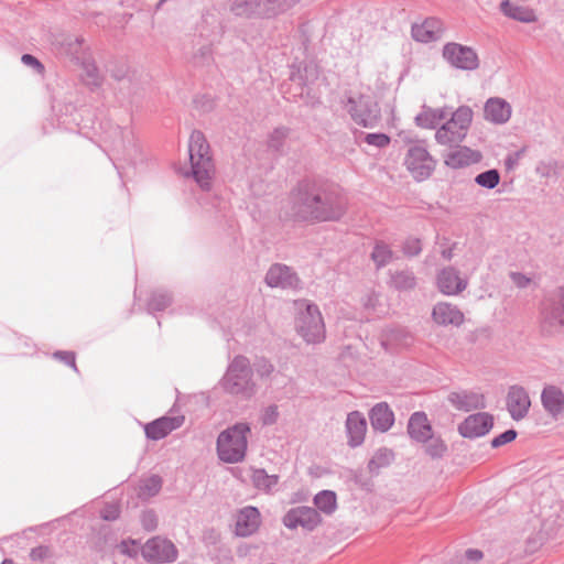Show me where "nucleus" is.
Returning a JSON list of instances; mask_svg holds the SVG:
<instances>
[{"instance_id":"f257e3e1","label":"nucleus","mask_w":564,"mask_h":564,"mask_svg":"<svg viewBox=\"0 0 564 564\" xmlns=\"http://www.w3.org/2000/svg\"><path fill=\"white\" fill-rule=\"evenodd\" d=\"M348 200L332 184L303 181L291 192L285 215L295 221H337L347 212Z\"/></svg>"},{"instance_id":"f03ea898","label":"nucleus","mask_w":564,"mask_h":564,"mask_svg":"<svg viewBox=\"0 0 564 564\" xmlns=\"http://www.w3.org/2000/svg\"><path fill=\"white\" fill-rule=\"evenodd\" d=\"M219 386L226 393L241 400H250L254 397L258 388L253 380L250 360L242 355L235 356L220 379Z\"/></svg>"},{"instance_id":"7ed1b4c3","label":"nucleus","mask_w":564,"mask_h":564,"mask_svg":"<svg viewBox=\"0 0 564 564\" xmlns=\"http://www.w3.org/2000/svg\"><path fill=\"white\" fill-rule=\"evenodd\" d=\"M192 175L203 189H209L214 174V164L209 155V144L198 130H194L188 143Z\"/></svg>"},{"instance_id":"20e7f679","label":"nucleus","mask_w":564,"mask_h":564,"mask_svg":"<svg viewBox=\"0 0 564 564\" xmlns=\"http://www.w3.org/2000/svg\"><path fill=\"white\" fill-rule=\"evenodd\" d=\"M250 425L239 422L223 431L217 438V453L220 460L235 464L242 462L248 447Z\"/></svg>"},{"instance_id":"39448f33","label":"nucleus","mask_w":564,"mask_h":564,"mask_svg":"<svg viewBox=\"0 0 564 564\" xmlns=\"http://www.w3.org/2000/svg\"><path fill=\"white\" fill-rule=\"evenodd\" d=\"M344 110L351 120L364 128L373 129L381 119V110L377 101L369 95L348 94L341 99Z\"/></svg>"},{"instance_id":"423d86ee","label":"nucleus","mask_w":564,"mask_h":564,"mask_svg":"<svg viewBox=\"0 0 564 564\" xmlns=\"http://www.w3.org/2000/svg\"><path fill=\"white\" fill-rule=\"evenodd\" d=\"M297 317L295 327L307 344H317L325 339V325L317 305L301 300L295 303Z\"/></svg>"},{"instance_id":"0eeeda50","label":"nucleus","mask_w":564,"mask_h":564,"mask_svg":"<svg viewBox=\"0 0 564 564\" xmlns=\"http://www.w3.org/2000/svg\"><path fill=\"white\" fill-rule=\"evenodd\" d=\"M404 165L415 181L422 182L433 174L436 160L423 144L413 143L405 153Z\"/></svg>"},{"instance_id":"6e6552de","label":"nucleus","mask_w":564,"mask_h":564,"mask_svg":"<svg viewBox=\"0 0 564 564\" xmlns=\"http://www.w3.org/2000/svg\"><path fill=\"white\" fill-rule=\"evenodd\" d=\"M443 57L453 67L463 70H475L479 66V58L474 48L454 42L444 45Z\"/></svg>"},{"instance_id":"1a4fd4ad","label":"nucleus","mask_w":564,"mask_h":564,"mask_svg":"<svg viewBox=\"0 0 564 564\" xmlns=\"http://www.w3.org/2000/svg\"><path fill=\"white\" fill-rule=\"evenodd\" d=\"M142 556L150 563H172L177 558V549L167 539L154 536L145 542L141 550Z\"/></svg>"},{"instance_id":"9d476101","label":"nucleus","mask_w":564,"mask_h":564,"mask_svg":"<svg viewBox=\"0 0 564 564\" xmlns=\"http://www.w3.org/2000/svg\"><path fill=\"white\" fill-rule=\"evenodd\" d=\"M322 519L318 511L312 507H295L290 509L283 517V524L291 530H294L299 527L312 531L319 523Z\"/></svg>"},{"instance_id":"9b49d317","label":"nucleus","mask_w":564,"mask_h":564,"mask_svg":"<svg viewBox=\"0 0 564 564\" xmlns=\"http://www.w3.org/2000/svg\"><path fill=\"white\" fill-rule=\"evenodd\" d=\"M494 427V416L488 412L468 415L459 425L458 432L465 438L485 436Z\"/></svg>"},{"instance_id":"f8f14e48","label":"nucleus","mask_w":564,"mask_h":564,"mask_svg":"<svg viewBox=\"0 0 564 564\" xmlns=\"http://www.w3.org/2000/svg\"><path fill=\"white\" fill-rule=\"evenodd\" d=\"M265 283L271 288L297 289L300 279L290 267L275 263L268 270Z\"/></svg>"},{"instance_id":"ddd939ff","label":"nucleus","mask_w":564,"mask_h":564,"mask_svg":"<svg viewBox=\"0 0 564 564\" xmlns=\"http://www.w3.org/2000/svg\"><path fill=\"white\" fill-rule=\"evenodd\" d=\"M531 406V400L527 390L521 386H511L507 394V409L510 416L520 421L527 416Z\"/></svg>"},{"instance_id":"4468645a","label":"nucleus","mask_w":564,"mask_h":564,"mask_svg":"<svg viewBox=\"0 0 564 564\" xmlns=\"http://www.w3.org/2000/svg\"><path fill=\"white\" fill-rule=\"evenodd\" d=\"M448 402L457 410L469 412L486 408L484 394L476 391L460 390L448 394Z\"/></svg>"},{"instance_id":"2eb2a0df","label":"nucleus","mask_w":564,"mask_h":564,"mask_svg":"<svg viewBox=\"0 0 564 564\" xmlns=\"http://www.w3.org/2000/svg\"><path fill=\"white\" fill-rule=\"evenodd\" d=\"M444 24L437 18H427L421 24H413L411 29L412 37L416 42L430 43L442 39Z\"/></svg>"},{"instance_id":"dca6fc26","label":"nucleus","mask_w":564,"mask_h":564,"mask_svg":"<svg viewBox=\"0 0 564 564\" xmlns=\"http://www.w3.org/2000/svg\"><path fill=\"white\" fill-rule=\"evenodd\" d=\"M438 290L445 295H457L467 288V281L459 276V272L447 267L442 269L436 278Z\"/></svg>"},{"instance_id":"f3484780","label":"nucleus","mask_w":564,"mask_h":564,"mask_svg":"<svg viewBox=\"0 0 564 564\" xmlns=\"http://www.w3.org/2000/svg\"><path fill=\"white\" fill-rule=\"evenodd\" d=\"M541 402L545 412L553 419L564 416V392L561 388L553 384L545 386L541 393Z\"/></svg>"},{"instance_id":"a211bd4d","label":"nucleus","mask_w":564,"mask_h":564,"mask_svg":"<svg viewBox=\"0 0 564 564\" xmlns=\"http://www.w3.org/2000/svg\"><path fill=\"white\" fill-rule=\"evenodd\" d=\"M345 426L348 437L347 444L352 448L360 446L365 441L367 432L365 415L359 411L348 413Z\"/></svg>"},{"instance_id":"6ab92c4d","label":"nucleus","mask_w":564,"mask_h":564,"mask_svg":"<svg viewBox=\"0 0 564 564\" xmlns=\"http://www.w3.org/2000/svg\"><path fill=\"white\" fill-rule=\"evenodd\" d=\"M261 524V514L256 507H245L238 514L236 520V534L238 536H250L258 531Z\"/></svg>"},{"instance_id":"aec40b11","label":"nucleus","mask_w":564,"mask_h":564,"mask_svg":"<svg viewBox=\"0 0 564 564\" xmlns=\"http://www.w3.org/2000/svg\"><path fill=\"white\" fill-rule=\"evenodd\" d=\"M184 422L183 416H162L145 424L144 432L148 438L159 441L178 429Z\"/></svg>"},{"instance_id":"412c9836","label":"nucleus","mask_w":564,"mask_h":564,"mask_svg":"<svg viewBox=\"0 0 564 564\" xmlns=\"http://www.w3.org/2000/svg\"><path fill=\"white\" fill-rule=\"evenodd\" d=\"M433 321L442 326H460L464 323V314L460 310L451 303L438 302L432 311Z\"/></svg>"},{"instance_id":"4be33fe9","label":"nucleus","mask_w":564,"mask_h":564,"mask_svg":"<svg viewBox=\"0 0 564 564\" xmlns=\"http://www.w3.org/2000/svg\"><path fill=\"white\" fill-rule=\"evenodd\" d=\"M481 158L480 152L471 150L468 147H460L457 144L456 149L452 150L444 156V163L448 167L456 170L478 163Z\"/></svg>"},{"instance_id":"5701e85b","label":"nucleus","mask_w":564,"mask_h":564,"mask_svg":"<svg viewBox=\"0 0 564 564\" xmlns=\"http://www.w3.org/2000/svg\"><path fill=\"white\" fill-rule=\"evenodd\" d=\"M511 106L505 99L499 97L489 98L484 107L485 119L495 124H503L511 117Z\"/></svg>"},{"instance_id":"b1692460","label":"nucleus","mask_w":564,"mask_h":564,"mask_svg":"<svg viewBox=\"0 0 564 564\" xmlns=\"http://www.w3.org/2000/svg\"><path fill=\"white\" fill-rule=\"evenodd\" d=\"M406 430L409 436L417 443L426 442L431 438V434L433 433L427 415L422 411L412 413L409 419Z\"/></svg>"},{"instance_id":"393cba45","label":"nucleus","mask_w":564,"mask_h":564,"mask_svg":"<svg viewBox=\"0 0 564 564\" xmlns=\"http://www.w3.org/2000/svg\"><path fill=\"white\" fill-rule=\"evenodd\" d=\"M369 420L375 431L384 433L392 427L394 413L387 402H379L369 411Z\"/></svg>"},{"instance_id":"a878e982","label":"nucleus","mask_w":564,"mask_h":564,"mask_svg":"<svg viewBox=\"0 0 564 564\" xmlns=\"http://www.w3.org/2000/svg\"><path fill=\"white\" fill-rule=\"evenodd\" d=\"M499 9L505 17L522 23H533L538 20L533 9L529 7L517 6L510 0L501 1Z\"/></svg>"},{"instance_id":"bb28decb","label":"nucleus","mask_w":564,"mask_h":564,"mask_svg":"<svg viewBox=\"0 0 564 564\" xmlns=\"http://www.w3.org/2000/svg\"><path fill=\"white\" fill-rule=\"evenodd\" d=\"M448 116L447 108H431L426 105L422 107V110L415 116V124L423 129H434L436 126L446 119Z\"/></svg>"},{"instance_id":"cd10ccee","label":"nucleus","mask_w":564,"mask_h":564,"mask_svg":"<svg viewBox=\"0 0 564 564\" xmlns=\"http://www.w3.org/2000/svg\"><path fill=\"white\" fill-rule=\"evenodd\" d=\"M465 131H462L457 124H451V121L443 123L435 132V140L441 145H457L466 138Z\"/></svg>"},{"instance_id":"c85d7f7f","label":"nucleus","mask_w":564,"mask_h":564,"mask_svg":"<svg viewBox=\"0 0 564 564\" xmlns=\"http://www.w3.org/2000/svg\"><path fill=\"white\" fill-rule=\"evenodd\" d=\"M389 285L399 292L414 290L416 286V276L410 269L390 271Z\"/></svg>"},{"instance_id":"c756f323","label":"nucleus","mask_w":564,"mask_h":564,"mask_svg":"<svg viewBox=\"0 0 564 564\" xmlns=\"http://www.w3.org/2000/svg\"><path fill=\"white\" fill-rule=\"evenodd\" d=\"M262 0H234L230 10L237 17H260L262 18Z\"/></svg>"},{"instance_id":"7c9ffc66","label":"nucleus","mask_w":564,"mask_h":564,"mask_svg":"<svg viewBox=\"0 0 564 564\" xmlns=\"http://www.w3.org/2000/svg\"><path fill=\"white\" fill-rule=\"evenodd\" d=\"M300 0H262V18L276 17L296 4Z\"/></svg>"},{"instance_id":"2f4dec72","label":"nucleus","mask_w":564,"mask_h":564,"mask_svg":"<svg viewBox=\"0 0 564 564\" xmlns=\"http://www.w3.org/2000/svg\"><path fill=\"white\" fill-rule=\"evenodd\" d=\"M251 480L257 489L269 494L278 485L279 476L268 475L264 469L259 468L253 470Z\"/></svg>"},{"instance_id":"473e14b6","label":"nucleus","mask_w":564,"mask_h":564,"mask_svg":"<svg viewBox=\"0 0 564 564\" xmlns=\"http://www.w3.org/2000/svg\"><path fill=\"white\" fill-rule=\"evenodd\" d=\"M394 459V453L389 448H379L368 463V469L371 474H378L383 467L389 466Z\"/></svg>"},{"instance_id":"72a5a7b5","label":"nucleus","mask_w":564,"mask_h":564,"mask_svg":"<svg viewBox=\"0 0 564 564\" xmlns=\"http://www.w3.org/2000/svg\"><path fill=\"white\" fill-rule=\"evenodd\" d=\"M394 258V252L390 246L383 241H377L371 252V259L377 269H381L390 263Z\"/></svg>"},{"instance_id":"f704fd0d","label":"nucleus","mask_w":564,"mask_h":564,"mask_svg":"<svg viewBox=\"0 0 564 564\" xmlns=\"http://www.w3.org/2000/svg\"><path fill=\"white\" fill-rule=\"evenodd\" d=\"M314 505L319 511L332 514L337 508L336 494L332 490H323L314 497Z\"/></svg>"},{"instance_id":"c9c22d12","label":"nucleus","mask_w":564,"mask_h":564,"mask_svg":"<svg viewBox=\"0 0 564 564\" xmlns=\"http://www.w3.org/2000/svg\"><path fill=\"white\" fill-rule=\"evenodd\" d=\"M473 120V110L468 106L458 107L451 116V124H457L462 131H467L471 124Z\"/></svg>"},{"instance_id":"e433bc0d","label":"nucleus","mask_w":564,"mask_h":564,"mask_svg":"<svg viewBox=\"0 0 564 564\" xmlns=\"http://www.w3.org/2000/svg\"><path fill=\"white\" fill-rule=\"evenodd\" d=\"M544 327H549L550 332L558 330L564 327V307L554 306L544 318Z\"/></svg>"},{"instance_id":"4c0bfd02","label":"nucleus","mask_w":564,"mask_h":564,"mask_svg":"<svg viewBox=\"0 0 564 564\" xmlns=\"http://www.w3.org/2000/svg\"><path fill=\"white\" fill-rule=\"evenodd\" d=\"M162 488V478L158 475L144 479L140 485V496L142 498H151L156 496Z\"/></svg>"},{"instance_id":"58836bf2","label":"nucleus","mask_w":564,"mask_h":564,"mask_svg":"<svg viewBox=\"0 0 564 564\" xmlns=\"http://www.w3.org/2000/svg\"><path fill=\"white\" fill-rule=\"evenodd\" d=\"M171 303L172 297L167 292L156 291L152 293L148 302V308L151 312H160L169 307Z\"/></svg>"},{"instance_id":"ea45409f","label":"nucleus","mask_w":564,"mask_h":564,"mask_svg":"<svg viewBox=\"0 0 564 564\" xmlns=\"http://www.w3.org/2000/svg\"><path fill=\"white\" fill-rule=\"evenodd\" d=\"M423 443L425 444V453L432 458H441L447 451L444 441L440 436H434L433 433L431 438Z\"/></svg>"},{"instance_id":"a19ab883","label":"nucleus","mask_w":564,"mask_h":564,"mask_svg":"<svg viewBox=\"0 0 564 564\" xmlns=\"http://www.w3.org/2000/svg\"><path fill=\"white\" fill-rule=\"evenodd\" d=\"M500 182V173L496 169L487 170L475 177V183L484 188L492 189Z\"/></svg>"},{"instance_id":"79ce46f5","label":"nucleus","mask_w":564,"mask_h":564,"mask_svg":"<svg viewBox=\"0 0 564 564\" xmlns=\"http://www.w3.org/2000/svg\"><path fill=\"white\" fill-rule=\"evenodd\" d=\"M83 78L89 86L98 87L101 84V76L99 74V69L94 62H84L83 63Z\"/></svg>"},{"instance_id":"37998d69","label":"nucleus","mask_w":564,"mask_h":564,"mask_svg":"<svg viewBox=\"0 0 564 564\" xmlns=\"http://www.w3.org/2000/svg\"><path fill=\"white\" fill-rule=\"evenodd\" d=\"M289 134V129L280 127L274 129L268 139V145L274 151H280L284 144V141Z\"/></svg>"},{"instance_id":"c03bdc74","label":"nucleus","mask_w":564,"mask_h":564,"mask_svg":"<svg viewBox=\"0 0 564 564\" xmlns=\"http://www.w3.org/2000/svg\"><path fill=\"white\" fill-rule=\"evenodd\" d=\"M111 76L116 80H123L128 79L132 82L133 79H137V70L131 69L126 63H120L116 65L113 68L110 69Z\"/></svg>"},{"instance_id":"a18cd8bd","label":"nucleus","mask_w":564,"mask_h":564,"mask_svg":"<svg viewBox=\"0 0 564 564\" xmlns=\"http://www.w3.org/2000/svg\"><path fill=\"white\" fill-rule=\"evenodd\" d=\"M362 141L378 149L387 148L390 144V137L386 133H361Z\"/></svg>"},{"instance_id":"49530a36","label":"nucleus","mask_w":564,"mask_h":564,"mask_svg":"<svg viewBox=\"0 0 564 564\" xmlns=\"http://www.w3.org/2000/svg\"><path fill=\"white\" fill-rule=\"evenodd\" d=\"M557 162L554 160L541 161L535 166V173L540 177L549 178L556 175Z\"/></svg>"},{"instance_id":"de8ad7c7","label":"nucleus","mask_w":564,"mask_h":564,"mask_svg":"<svg viewBox=\"0 0 564 564\" xmlns=\"http://www.w3.org/2000/svg\"><path fill=\"white\" fill-rule=\"evenodd\" d=\"M402 251L410 258L419 256L422 251L421 240L414 237L406 238L402 245Z\"/></svg>"},{"instance_id":"09e8293b","label":"nucleus","mask_w":564,"mask_h":564,"mask_svg":"<svg viewBox=\"0 0 564 564\" xmlns=\"http://www.w3.org/2000/svg\"><path fill=\"white\" fill-rule=\"evenodd\" d=\"M143 529L151 532L158 528V516L153 510H144L140 517Z\"/></svg>"},{"instance_id":"8fccbe9b","label":"nucleus","mask_w":564,"mask_h":564,"mask_svg":"<svg viewBox=\"0 0 564 564\" xmlns=\"http://www.w3.org/2000/svg\"><path fill=\"white\" fill-rule=\"evenodd\" d=\"M517 435L518 434H517L516 430H513V429L507 430L503 433H501L500 435H498L491 440V447H494V448L501 447V446L514 441Z\"/></svg>"},{"instance_id":"3c124183","label":"nucleus","mask_w":564,"mask_h":564,"mask_svg":"<svg viewBox=\"0 0 564 564\" xmlns=\"http://www.w3.org/2000/svg\"><path fill=\"white\" fill-rule=\"evenodd\" d=\"M279 419L278 406L272 404L267 406L261 414V423L263 425H273Z\"/></svg>"},{"instance_id":"603ef678","label":"nucleus","mask_w":564,"mask_h":564,"mask_svg":"<svg viewBox=\"0 0 564 564\" xmlns=\"http://www.w3.org/2000/svg\"><path fill=\"white\" fill-rule=\"evenodd\" d=\"M51 549L47 545H39L30 551V558L33 562H43L51 556Z\"/></svg>"},{"instance_id":"864d4df0","label":"nucleus","mask_w":564,"mask_h":564,"mask_svg":"<svg viewBox=\"0 0 564 564\" xmlns=\"http://www.w3.org/2000/svg\"><path fill=\"white\" fill-rule=\"evenodd\" d=\"M100 516L104 520L113 521L120 516V508L118 505L110 503L102 508Z\"/></svg>"},{"instance_id":"5fc2aeb1","label":"nucleus","mask_w":564,"mask_h":564,"mask_svg":"<svg viewBox=\"0 0 564 564\" xmlns=\"http://www.w3.org/2000/svg\"><path fill=\"white\" fill-rule=\"evenodd\" d=\"M53 357L70 366L75 371H77L75 354L73 351L58 350L53 354Z\"/></svg>"},{"instance_id":"6e6d98bb","label":"nucleus","mask_w":564,"mask_h":564,"mask_svg":"<svg viewBox=\"0 0 564 564\" xmlns=\"http://www.w3.org/2000/svg\"><path fill=\"white\" fill-rule=\"evenodd\" d=\"M21 61L25 66L33 68L37 74H42L44 72L43 64L31 54H23Z\"/></svg>"},{"instance_id":"4d7b16f0","label":"nucleus","mask_w":564,"mask_h":564,"mask_svg":"<svg viewBox=\"0 0 564 564\" xmlns=\"http://www.w3.org/2000/svg\"><path fill=\"white\" fill-rule=\"evenodd\" d=\"M273 365L265 359H261L256 364V371L258 376L261 378L269 377L273 372Z\"/></svg>"},{"instance_id":"13d9d810","label":"nucleus","mask_w":564,"mask_h":564,"mask_svg":"<svg viewBox=\"0 0 564 564\" xmlns=\"http://www.w3.org/2000/svg\"><path fill=\"white\" fill-rule=\"evenodd\" d=\"M509 276L519 289H524L531 283V279L521 272H510Z\"/></svg>"},{"instance_id":"bf43d9fd","label":"nucleus","mask_w":564,"mask_h":564,"mask_svg":"<svg viewBox=\"0 0 564 564\" xmlns=\"http://www.w3.org/2000/svg\"><path fill=\"white\" fill-rule=\"evenodd\" d=\"M134 541H121L119 544L120 552L129 557H134L137 555V551L132 547Z\"/></svg>"},{"instance_id":"052dcab7","label":"nucleus","mask_w":564,"mask_h":564,"mask_svg":"<svg viewBox=\"0 0 564 564\" xmlns=\"http://www.w3.org/2000/svg\"><path fill=\"white\" fill-rule=\"evenodd\" d=\"M465 557L470 562H478L482 558V552L476 549L465 551Z\"/></svg>"},{"instance_id":"680f3d73","label":"nucleus","mask_w":564,"mask_h":564,"mask_svg":"<svg viewBox=\"0 0 564 564\" xmlns=\"http://www.w3.org/2000/svg\"><path fill=\"white\" fill-rule=\"evenodd\" d=\"M441 254L444 259L451 260L453 257V249L452 248H443L441 251Z\"/></svg>"},{"instance_id":"e2e57ef3","label":"nucleus","mask_w":564,"mask_h":564,"mask_svg":"<svg viewBox=\"0 0 564 564\" xmlns=\"http://www.w3.org/2000/svg\"><path fill=\"white\" fill-rule=\"evenodd\" d=\"M518 160H516V158H512V156H508L507 160H506V165L510 169L513 164L517 163Z\"/></svg>"},{"instance_id":"0e129e2a","label":"nucleus","mask_w":564,"mask_h":564,"mask_svg":"<svg viewBox=\"0 0 564 564\" xmlns=\"http://www.w3.org/2000/svg\"><path fill=\"white\" fill-rule=\"evenodd\" d=\"M525 152V148H522L521 150H519L518 152L514 153V158L516 160H519L521 158V155H523Z\"/></svg>"},{"instance_id":"69168bd1","label":"nucleus","mask_w":564,"mask_h":564,"mask_svg":"<svg viewBox=\"0 0 564 564\" xmlns=\"http://www.w3.org/2000/svg\"><path fill=\"white\" fill-rule=\"evenodd\" d=\"M1 564H14V561L12 558H4Z\"/></svg>"},{"instance_id":"338daca9","label":"nucleus","mask_w":564,"mask_h":564,"mask_svg":"<svg viewBox=\"0 0 564 564\" xmlns=\"http://www.w3.org/2000/svg\"><path fill=\"white\" fill-rule=\"evenodd\" d=\"M82 42H83V40H82V39H78V37L76 39V44H77V45H80V44H82Z\"/></svg>"},{"instance_id":"774afa93","label":"nucleus","mask_w":564,"mask_h":564,"mask_svg":"<svg viewBox=\"0 0 564 564\" xmlns=\"http://www.w3.org/2000/svg\"><path fill=\"white\" fill-rule=\"evenodd\" d=\"M203 54H209V48L205 47L204 51H203Z\"/></svg>"}]
</instances>
